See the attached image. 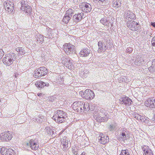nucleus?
I'll return each mask as SVG.
<instances>
[{
  "mask_svg": "<svg viewBox=\"0 0 155 155\" xmlns=\"http://www.w3.org/2000/svg\"><path fill=\"white\" fill-rule=\"evenodd\" d=\"M110 38L108 37H105L102 41H99L98 43V48L97 52L99 53L104 52L108 48L107 45L110 43Z\"/></svg>",
  "mask_w": 155,
  "mask_h": 155,
  "instance_id": "f257e3e1",
  "label": "nucleus"
},
{
  "mask_svg": "<svg viewBox=\"0 0 155 155\" xmlns=\"http://www.w3.org/2000/svg\"><path fill=\"white\" fill-rule=\"evenodd\" d=\"M16 57V56L15 54L10 52L5 55V57L2 58V61L5 64L9 66L15 60Z\"/></svg>",
  "mask_w": 155,
  "mask_h": 155,
  "instance_id": "f03ea898",
  "label": "nucleus"
},
{
  "mask_svg": "<svg viewBox=\"0 0 155 155\" xmlns=\"http://www.w3.org/2000/svg\"><path fill=\"white\" fill-rule=\"evenodd\" d=\"M57 119L55 118V120L60 123L65 121V119L67 117L66 114L63 110H57L55 112Z\"/></svg>",
  "mask_w": 155,
  "mask_h": 155,
  "instance_id": "7ed1b4c3",
  "label": "nucleus"
},
{
  "mask_svg": "<svg viewBox=\"0 0 155 155\" xmlns=\"http://www.w3.org/2000/svg\"><path fill=\"white\" fill-rule=\"evenodd\" d=\"M48 72V71L45 67H40L34 71V76L35 78H40L46 75Z\"/></svg>",
  "mask_w": 155,
  "mask_h": 155,
  "instance_id": "20e7f679",
  "label": "nucleus"
},
{
  "mask_svg": "<svg viewBox=\"0 0 155 155\" xmlns=\"http://www.w3.org/2000/svg\"><path fill=\"white\" fill-rule=\"evenodd\" d=\"M105 111L104 110V111L103 113L101 112L98 113H95L94 114V118L98 121L105 122L107 121L108 117L107 116L106 114H105Z\"/></svg>",
  "mask_w": 155,
  "mask_h": 155,
  "instance_id": "39448f33",
  "label": "nucleus"
},
{
  "mask_svg": "<svg viewBox=\"0 0 155 155\" xmlns=\"http://www.w3.org/2000/svg\"><path fill=\"white\" fill-rule=\"evenodd\" d=\"M39 142L37 139H31L26 143V145L30 147L33 150H37L39 147Z\"/></svg>",
  "mask_w": 155,
  "mask_h": 155,
  "instance_id": "423d86ee",
  "label": "nucleus"
},
{
  "mask_svg": "<svg viewBox=\"0 0 155 155\" xmlns=\"http://www.w3.org/2000/svg\"><path fill=\"white\" fill-rule=\"evenodd\" d=\"M4 6L6 10L11 13L14 9L13 3L9 1H6L3 3Z\"/></svg>",
  "mask_w": 155,
  "mask_h": 155,
  "instance_id": "0eeeda50",
  "label": "nucleus"
},
{
  "mask_svg": "<svg viewBox=\"0 0 155 155\" xmlns=\"http://www.w3.org/2000/svg\"><path fill=\"white\" fill-rule=\"evenodd\" d=\"M80 9L83 12H88L91 11L92 9L91 5L86 2L82 3L79 5Z\"/></svg>",
  "mask_w": 155,
  "mask_h": 155,
  "instance_id": "6e6552de",
  "label": "nucleus"
},
{
  "mask_svg": "<svg viewBox=\"0 0 155 155\" xmlns=\"http://www.w3.org/2000/svg\"><path fill=\"white\" fill-rule=\"evenodd\" d=\"M127 25L128 28L133 31L137 30L139 27V23L134 21H128L127 23Z\"/></svg>",
  "mask_w": 155,
  "mask_h": 155,
  "instance_id": "1a4fd4ad",
  "label": "nucleus"
},
{
  "mask_svg": "<svg viewBox=\"0 0 155 155\" xmlns=\"http://www.w3.org/2000/svg\"><path fill=\"white\" fill-rule=\"evenodd\" d=\"M83 102L81 101H78L74 102L73 104L72 107L73 109L75 110H77L78 112H81L82 106H83Z\"/></svg>",
  "mask_w": 155,
  "mask_h": 155,
  "instance_id": "9d476101",
  "label": "nucleus"
},
{
  "mask_svg": "<svg viewBox=\"0 0 155 155\" xmlns=\"http://www.w3.org/2000/svg\"><path fill=\"white\" fill-rule=\"evenodd\" d=\"M94 94L92 91L87 89L84 92V97L86 99L91 100L94 97Z\"/></svg>",
  "mask_w": 155,
  "mask_h": 155,
  "instance_id": "9b49d317",
  "label": "nucleus"
},
{
  "mask_svg": "<svg viewBox=\"0 0 155 155\" xmlns=\"http://www.w3.org/2000/svg\"><path fill=\"white\" fill-rule=\"evenodd\" d=\"M61 147L63 146V150L66 151L68 149L69 141L68 138L67 137L64 136L61 140Z\"/></svg>",
  "mask_w": 155,
  "mask_h": 155,
  "instance_id": "f8f14e48",
  "label": "nucleus"
},
{
  "mask_svg": "<svg viewBox=\"0 0 155 155\" xmlns=\"http://www.w3.org/2000/svg\"><path fill=\"white\" fill-rule=\"evenodd\" d=\"M119 102L120 104H124L125 105L129 106L131 103V100L128 97L123 96L119 99Z\"/></svg>",
  "mask_w": 155,
  "mask_h": 155,
  "instance_id": "ddd939ff",
  "label": "nucleus"
},
{
  "mask_svg": "<svg viewBox=\"0 0 155 155\" xmlns=\"http://www.w3.org/2000/svg\"><path fill=\"white\" fill-rule=\"evenodd\" d=\"M83 15L84 13L83 12L74 15L72 19V25H75L78 22L80 21L82 19Z\"/></svg>",
  "mask_w": 155,
  "mask_h": 155,
  "instance_id": "4468645a",
  "label": "nucleus"
},
{
  "mask_svg": "<svg viewBox=\"0 0 155 155\" xmlns=\"http://www.w3.org/2000/svg\"><path fill=\"white\" fill-rule=\"evenodd\" d=\"M12 136L9 132L3 133L0 134V139L2 141H7L11 139Z\"/></svg>",
  "mask_w": 155,
  "mask_h": 155,
  "instance_id": "2eb2a0df",
  "label": "nucleus"
},
{
  "mask_svg": "<svg viewBox=\"0 0 155 155\" xmlns=\"http://www.w3.org/2000/svg\"><path fill=\"white\" fill-rule=\"evenodd\" d=\"M0 152L3 155H14V151L11 149L2 147L1 149Z\"/></svg>",
  "mask_w": 155,
  "mask_h": 155,
  "instance_id": "dca6fc26",
  "label": "nucleus"
},
{
  "mask_svg": "<svg viewBox=\"0 0 155 155\" xmlns=\"http://www.w3.org/2000/svg\"><path fill=\"white\" fill-rule=\"evenodd\" d=\"M145 104L147 107L150 108H155V99H154L153 98H148L145 101Z\"/></svg>",
  "mask_w": 155,
  "mask_h": 155,
  "instance_id": "f3484780",
  "label": "nucleus"
},
{
  "mask_svg": "<svg viewBox=\"0 0 155 155\" xmlns=\"http://www.w3.org/2000/svg\"><path fill=\"white\" fill-rule=\"evenodd\" d=\"M98 140L101 144H105L109 141V138L107 136L101 134L98 137Z\"/></svg>",
  "mask_w": 155,
  "mask_h": 155,
  "instance_id": "a211bd4d",
  "label": "nucleus"
},
{
  "mask_svg": "<svg viewBox=\"0 0 155 155\" xmlns=\"http://www.w3.org/2000/svg\"><path fill=\"white\" fill-rule=\"evenodd\" d=\"M142 150L144 153L143 155H153L152 151L147 146L142 147Z\"/></svg>",
  "mask_w": 155,
  "mask_h": 155,
  "instance_id": "6ab92c4d",
  "label": "nucleus"
},
{
  "mask_svg": "<svg viewBox=\"0 0 155 155\" xmlns=\"http://www.w3.org/2000/svg\"><path fill=\"white\" fill-rule=\"evenodd\" d=\"M90 50L87 48L83 49L80 52L81 56L84 57H88L91 54Z\"/></svg>",
  "mask_w": 155,
  "mask_h": 155,
  "instance_id": "aec40b11",
  "label": "nucleus"
},
{
  "mask_svg": "<svg viewBox=\"0 0 155 155\" xmlns=\"http://www.w3.org/2000/svg\"><path fill=\"white\" fill-rule=\"evenodd\" d=\"M62 63L69 69H71L73 67V66L69 59H65V60H63Z\"/></svg>",
  "mask_w": 155,
  "mask_h": 155,
  "instance_id": "412c9836",
  "label": "nucleus"
},
{
  "mask_svg": "<svg viewBox=\"0 0 155 155\" xmlns=\"http://www.w3.org/2000/svg\"><path fill=\"white\" fill-rule=\"evenodd\" d=\"M125 16L126 19L128 20L129 21H130V20H134L136 19L135 14L130 11L127 12V13H125Z\"/></svg>",
  "mask_w": 155,
  "mask_h": 155,
  "instance_id": "4be33fe9",
  "label": "nucleus"
},
{
  "mask_svg": "<svg viewBox=\"0 0 155 155\" xmlns=\"http://www.w3.org/2000/svg\"><path fill=\"white\" fill-rule=\"evenodd\" d=\"M83 106H82L81 112H84V113H87L90 109L89 107V104L87 102L84 103L83 102Z\"/></svg>",
  "mask_w": 155,
  "mask_h": 155,
  "instance_id": "5701e85b",
  "label": "nucleus"
},
{
  "mask_svg": "<svg viewBox=\"0 0 155 155\" xmlns=\"http://www.w3.org/2000/svg\"><path fill=\"white\" fill-rule=\"evenodd\" d=\"M21 10L25 12V13L28 14H29L31 12V8L28 5H26L25 6H22L21 7Z\"/></svg>",
  "mask_w": 155,
  "mask_h": 155,
  "instance_id": "b1692460",
  "label": "nucleus"
},
{
  "mask_svg": "<svg viewBox=\"0 0 155 155\" xmlns=\"http://www.w3.org/2000/svg\"><path fill=\"white\" fill-rule=\"evenodd\" d=\"M44 118V116L41 114H39L38 116L36 117H34L32 119V120L35 122L41 123L43 121Z\"/></svg>",
  "mask_w": 155,
  "mask_h": 155,
  "instance_id": "393cba45",
  "label": "nucleus"
},
{
  "mask_svg": "<svg viewBox=\"0 0 155 155\" xmlns=\"http://www.w3.org/2000/svg\"><path fill=\"white\" fill-rule=\"evenodd\" d=\"M36 87L40 88H41L45 86H48L49 85L48 83L46 84L44 82L41 81H39L37 82L35 84Z\"/></svg>",
  "mask_w": 155,
  "mask_h": 155,
  "instance_id": "a878e982",
  "label": "nucleus"
},
{
  "mask_svg": "<svg viewBox=\"0 0 155 155\" xmlns=\"http://www.w3.org/2000/svg\"><path fill=\"white\" fill-rule=\"evenodd\" d=\"M63 21L64 22L65 24H67L69 22L71 24H72L73 21L72 19H71V18L66 15H65L63 18Z\"/></svg>",
  "mask_w": 155,
  "mask_h": 155,
  "instance_id": "bb28decb",
  "label": "nucleus"
},
{
  "mask_svg": "<svg viewBox=\"0 0 155 155\" xmlns=\"http://www.w3.org/2000/svg\"><path fill=\"white\" fill-rule=\"evenodd\" d=\"M143 60L142 58L139 55H137L136 57V59L134 61L135 64L137 65H140L143 61Z\"/></svg>",
  "mask_w": 155,
  "mask_h": 155,
  "instance_id": "cd10ccee",
  "label": "nucleus"
},
{
  "mask_svg": "<svg viewBox=\"0 0 155 155\" xmlns=\"http://www.w3.org/2000/svg\"><path fill=\"white\" fill-rule=\"evenodd\" d=\"M100 21L101 23L105 26H109L110 24V21L106 18H102Z\"/></svg>",
  "mask_w": 155,
  "mask_h": 155,
  "instance_id": "c85d7f7f",
  "label": "nucleus"
},
{
  "mask_svg": "<svg viewBox=\"0 0 155 155\" xmlns=\"http://www.w3.org/2000/svg\"><path fill=\"white\" fill-rule=\"evenodd\" d=\"M69 46H70V43H66L63 46L64 50L67 54H70Z\"/></svg>",
  "mask_w": 155,
  "mask_h": 155,
  "instance_id": "c756f323",
  "label": "nucleus"
},
{
  "mask_svg": "<svg viewBox=\"0 0 155 155\" xmlns=\"http://www.w3.org/2000/svg\"><path fill=\"white\" fill-rule=\"evenodd\" d=\"M112 4L114 7L118 8L120 6L121 4L119 0H114L112 2Z\"/></svg>",
  "mask_w": 155,
  "mask_h": 155,
  "instance_id": "7c9ffc66",
  "label": "nucleus"
},
{
  "mask_svg": "<svg viewBox=\"0 0 155 155\" xmlns=\"http://www.w3.org/2000/svg\"><path fill=\"white\" fill-rule=\"evenodd\" d=\"M126 133L127 132L124 130H123L120 134L119 137L122 139L123 140H126L127 139Z\"/></svg>",
  "mask_w": 155,
  "mask_h": 155,
  "instance_id": "2f4dec72",
  "label": "nucleus"
},
{
  "mask_svg": "<svg viewBox=\"0 0 155 155\" xmlns=\"http://www.w3.org/2000/svg\"><path fill=\"white\" fill-rule=\"evenodd\" d=\"M36 38L37 41L39 43H42L44 41L43 36L41 35H37Z\"/></svg>",
  "mask_w": 155,
  "mask_h": 155,
  "instance_id": "473e14b6",
  "label": "nucleus"
},
{
  "mask_svg": "<svg viewBox=\"0 0 155 155\" xmlns=\"http://www.w3.org/2000/svg\"><path fill=\"white\" fill-rule=\"evenodd\" d=\"M130 150L128 149L122 150L119 155H130Z\"/></svg>",
  "mask_w": 155,
  "mask_h": 155,
  "instance_id": "72a5a7b5",
  "label": "nucleus"
},
{
  "mask_svg": "<svg viewBox=\"0 0 155 155\" xmlns=\"http://www.w3.org/2000/svg\"><path fill=\"white\" fill-rule=\"evenodd\" d=\"M74 11L72 9H69L66 11L65 15L71 18L74 14Z\"/></svg>",
  "mask_w": 155,
  "mask_h": 155,
  "instance_id": "f704fd0d",
  "label": "nucleus"
},
{
  "mask_svg": "<svg viewBox=\"0 0 155 155\" xmlns=\"http://www.w3.org/2000/svg\"><path fill=\"white\" fill-rule=\"evenodd\" d=\"M45 130L47 133L49 135H52L53 136V135L54 134V132L48 127H46Z\"/></svg>",
  "mask_w": 155,
  "mask_h": 155,
  "instance_id": "c9c22d12",
  "label": "nucleus"
},
{
  "mask_svg": "<svg viewBox=\"0 0 155 155\" xmlns=\"http://www.w3.org/2000/svg\"><path fill=\"white\" fill-rule=\"evenodd\" d=\"M88 71L87 69H82L81 73V75L82 77L85 76L86 74L88 73Z\"/></svg>",
  "mask_w": 155,
  "mask_h": 155,
  "instance_id": "e433bc0d",
  "label": "nucleus"
},
{
  "mask_svg": "<svg viewBox=\"0 0 155 155\" xmlns=\"http://www.w3.org/2000/svg\"><path fill=\"white\" fill-rule=\"evenodd\" d=\"M59 77L58 78V81H57V82L58 83L60 84H62L63 83L64 80L63 77L61 76V75H59Z\"/></svg>",
  "mask_w": 155,
  "mask_h": 155,
  "instance_id": "4c0bfd02",
  "label": "nucleus"
},
{
  "mask_svg": "<svg viewBox=\"0 0 155 155\" xmlns=\"http://www.w3.org/2000/svg\"><path fill=\"white\" fill-rule=\"evenodd\" d=\"M133 117L138 120H140L141 117V115L137 113H135L133 114Z\"/></svg>",
  "mask_w": 155,
  "mask_h": 155,
  "instance_id": "58836bf2",
  "label": "nucleus"
},
{
  "mask_svg": "<svg viewBox=\"0 0 155 155\" xmlns=\"http://www.w3.org/2000/svg\"><path fill=\"white\" fill-rule=\"evenodd\" d=\"M133 49L131 47H128L126 49V51L129 54L131 53L133 51Z\"/></svg>",
  "mask_w": 155,
  "mask_h": 155,
  "instance_id": "ea45409f",
  "label": "nucleus"
},
{
  "mask_svg": "<svg viewBox=\"0 0 155 155\" xmlns=\"http://www.w3.org/2000/svg\"><path fill=\"white\" fill-rule=\"evenodd\" d=\"M25 53V51L22 48H21L20 49L19 51L18 54L20 55L24 54Z\"/></svg>",
  "mask_w": 155,
  "mask_h": 155,
  "instance_id": "a19ab883",
  "label": "nucleus"
},
{
  "mask_svg": "<svg viewBox=\"0 0 155 155\" xmlns=\"http://www.w3.org/2000/svg\"><path fill=\"white\" fill-rule=\"evenodd\" d=\"M116 127V124H110L109 125V129L110 130H113Z\"/></svg>",
  "mask_w": 155,
  "mask_h": 155,
  "instance_id": "79ce46f5",
  "label": "nucleus"
},
{
  "mask_svg": "<svg viewBox=\"0 0 155 155\" xmlns=\"http://www.w3.org/2000/svg\"><path fill=\"white\" fill-rule=\"evenodd\" d=\"M74 46L73 45H71L70 44V46H69V50L70 53L71 52H72L74 51Z\"/></svg>",
  "mask_w": 155,
  "mask_h": 155,
  "instance_id": "37998d69",
  "label": "nucleus"
},
{
  "mask_svg": "<svg viewBox=\"0 0 155 155\" xmlns=\"http://www.w3.org/2000/svg\"><path fill=\"white\" fill-rule=\"evenodd\" d=\"M77 150V149L75 147L72 148V152L75 155H77L78 154Z\"/></svg>",
  "mask_w": 155,
  "mask_h": 155,
  "instance_id": "c03bdc74",
  "label": "nucleus"
},
{
  "mask_svg": "<svg viewBox=\"0 0 155 155\" xmlns=\"http://www.w3.org/2000/svg\"><path fill=\"white\" fill-rule=\"evenodd\" d=\"M4 52L2 50L0 49V59H1L4 55Z\"/></svg>",
  "mask_w": 155,
  "mask_h": 155,
  "instance_id": "a18cd8bd",
  "label": "nucleus"
},
{
  "mask_svg": "<svg viewBox=\"0 0 155 155\" xmlns=\"http://www.w3.org/2000/svg\"><path fill=\"white\" fill-rule=\"evenodd\" d=\"M148 118L146 117H145V118L144 120V121H143V122H144L146 124H149L150 123V121L148 120Z\"/></svg>",
  "mask_w": 155,
  "mask_h": 155,
  "instance_id": "49530a36",
  "label": "nucleus"
},
{
  "mask_svg": "<svg viewBox=\"0 0 155 155\" xmlns=\"http://www.w3.org/2000/svg\"><path fill=\"white\" fill-rule=\"evenodd\" d=\"M153 70H155V59L152 62V66L151 67Z\"/></svg>",
  "mask_w": 155,
  "mask_h": 155,
  "instance_id": "de8ad7c7",
  "label": "nucleus"
},
{
  "mask_svg": "<svg viewBox=\"0 0 155 155\" xmlns=\"http://www.w3.org/2000/svg\"><path fill=\"white\" fill-rule=\"evenodd\" d=\"M27 2H25L24 0H22L21 2V7H22V6H25L26 5H27Z\"/></svg>",
  "mask_w": 155,
  "mask_h": 155,
  "instance_id": "09e8293b",
  "label": "nucleus"
},
{
  "mask_svg": "<svg viewBox=\"0 0 155 155\" xmlns=\"http://www.w3.org/2000/svg\"><path fill=\"white\" fill-rule=\"evenodd\" d=\"M151 42L152 46H155V37L153 38Z\"/></svg>",
  "mask_w": 155,
  "mask_h": 155,
  "instance_id": "8fccbe9b",
  "label": "nucleus"
},
{
  "mask_svg": "<svg viewBox=\"0 0 155 155\" xmlns=\"http://www.w3.org/2000/svg\"><path fill=\"white\" fill-rule=\"evenodd\" d=\"M145 116H141V119H140V120L142 122H143V121H144V120L145 118Z\"/></svg>",
  "mask_w": 155,
  "mask_h": 155,
  "instance_id": "3c124183",
  "label": "nucleus"
},
{
  "mask_svg": "<svg viewBox=\"0 0 155 155\" xmlns=\"http://www.w3.org/2000/svg\"><path fill=\"white\" fill-rule=\"evenodd\" d=\"M79 93L81 95V96L84 97V92H83V91H81Z\"/></svg>",
  "mask_w": 155,
  "mask_h": 155,
  "instance_id": "603ef678",
  "label": "nucleus"
},
{
  "mask_svg": "<svg viewBox=\"0 0 155 155\" xmlns=\"http://www.w3.org/2000/svg\"><path fill=\"white\" fill-rule=\"evenodd\" d=\"M151 25L153 27H155V22H151Z\"/></svg>",
  "mask_w": 155,
  "mask_h": 155,
  "instance_id": "864d4df0",
  "label": "nucleus"
},
{
  "mask_svg": "<svg viewBox=\"0 0 155 155\" xmlns=\"http://www.w3.org/2000/svg\"><path fill=\"white\" fill-rule=\"evenodd\" d=\"M20 48H16V50L18 53L19 52V51L20 50Z\"/></svg>",
  "mask_w": 155,
  "mask_h": 155,
  "instance_id": "5fc2aeb1",
  "label": "nucleus"
},
{
  "mask_svg": "<svg viewBox=\"0 0 155 155\" xmlns=\"http://www.w3.org/2000/svg\"><path fill=\"white\" fill-rule=\"evenodd\" d=\"M152 120L155 122V115L154 116V117L152 118Z\"/></svg>",
  "mask_w": 155,
  "mask_h": 155,
  "instance_id": "6e6d98bb",
  "label": "nucleus"
},
{
  "mask_svg": "<svg viewBox=\"0 0 155 155\" xmlns=\"http://www.w3.org/2000/svg\"><path fill=\"white\" fill-rule=\"evenodd\" d=\"M37 95L38 96H41L42 95V94L41 93H38L37 94Z\"/></svg>",
  "mask_w": 155,
  "mask_h": 155,
  "instance_id": "4d7b16f0",
  "label": "nucleus"
},
{
  "mask_svg": "<svg viewBox=\"0 0 155 155\" xmlns=\"http://www.w3.org/2000/svg\"><path fill=\"white\" fill-rule=\"evenodd\" d=\"M55 119H57V117H56L55 115V114L54 115V116L52 117V118L53 119H54L55 120Z\"/></svg>",
  "mask_w": 155,
  "mask_h": 155,
  "instance_id": "13d9d810",
  "label": "nucleus"
},
{
  "mask_svg": "<svg viewBox=\"0 0 155 155\" xmlns=\"http://www.w3.org/2000/svg\"><path fill=\"white\" fill-rule=\"evenodd\" d=\"M85 152H82L81 155H85Z\"/></svg>",
  "mask_w": 155,
  "mask_h": 155,
  "instance_id": "bf43d9fd",
  "label": "nucleus"
},
{
  "mask_svg": "<svg viewBox=\"0 0 155 155\" xmlns=\"http://www.w3.org/2000/svg\"><path fill=\"white\" fill-rule=\"evenodd\" d=\"M105 0H100V1H101V2H103L105 1Z\"/></svg>",
  "mask_w": 155,
  "mask_h": 155,
  "instance_id": "052dcab7",
  "label": "nucleus"
},
{
  "mask_svg": "<svg viewBox=\"0 0 155 155\" xmlns=\"http://www.w3.org/2000/svg\"><path fill=\"white\" fill-rule=\"evenodd\" d=\"M17 75H16V74H15V78H17Z\"/></svg>",
  "mask_w": 155,
  "mask_h": 155,
  "instance_id": "680f3d73",
  "label": "nucleus"
},
{
  "mask_svg": "<svg viewBox=\"0 0 155 155\" xmlns=\"http://www.w3.org/2000/svg\"><path fill=\"white\" fill-rule=\"evenodd\" d=\"M94 1H97V0H93Z\"/></svg>",
  "mask_w": 155,
  "mask_h": 155,
  "instance_id": "e2e57ef3",
  "label": "nucleus"
},
{
  "mask_svg": "<svg viewBox=\"0 0 155 155\" xmlns=\"http://www.w3.org/2000/svg\"><path fill=\"white\" fill-rule=\"evenodd\" d=\"M100 1V0H97V1Z\"/></svg>",
  "mask_w": 155,
  "mask_h": 155,
  "instance_id": "0e129e2a",
  "label": "nucleus"
}]
</instances>
